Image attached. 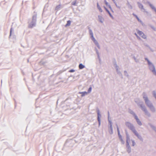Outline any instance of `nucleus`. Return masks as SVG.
<instances>
[{
  "instance_id": "30",
  "label": "nucleus",
  "mask_w": 156,
  "mask_h": 156,
  "mask_svg": "<svg viewBox=\"0 0 156 156\" xmlns=\"http://www.w3.org/2000/svg\"><path fill=\"white\" fill-rule=\"evenodd\" d=\"M116 71L118 74L120 76H122V74L119 70V69H118V70H116Z\"/></svg>"
},
{
  "instance_id": "28",
  "label": "nucleus",
  "mask_w": 156,
  "mask_h": 156,
  "mask_svg": "<svg viewBox=\"0 0 156 156\" xmlns=\"http://www.w3.org/2000/svg\"><path fill=\"white\" fill-rule=\"evenodd\" d=\"M137 124L139 125V126H141L142 125V123L140 121L139 119H138V120H137L136 121Z\"/></svg>"
},
{
  "instance_id": "59",
  "label": "nucleus",
  "mask_w": 156,
  "mask_h": 156,
  "mask_svg": "<svg viewBox=\"0 0 156 156\" xmlns=\"http://www.w3.org/2000/svg\"><path fill=\"white\" fill-rule=\"evenodd\" d=\"M113 2L115 4V5H116V4H117V3H116V2H115H115L114 1V2Z\"/></svg>"
},
{
  "instance_id": "31",
  "label": "nucleus",
  "mask_w": 156,
  "mask_h": 156,
  "mask_svg": "<svg viewBox=\"0 0 156 156\" xmlns=\"http://www.w3.org/2000/svg\"><path fill=\"white\" fill-rule=\"evenodd\" d=\"M116 71L118 74L120 76H122V74L119 70V69H118V70H116Z\"/></svg>"
},
{
  "instance_id": "22",
  "label": "nucleus",
  "mask_w": 156,
  "mask_h": 156,
  "mask_svg": "<svg viewBox=\"0 0 156 156\" xmlns=\"http://www.w3.org/2000/svg\"><path fill=\"white\" fill-rule=\"evenodd\" d=\"M104 2L106 4V5L108 6L109 8H110L111 9H112L111 7V5H110L108 4V3L106 1V0H104Z\"/></svg>"
},
{
  "instance_id": "62",
  "label": "nucleus",
  "mask_w": 156,
  "mask_h": 156,
  "mask_svg": "<svg viewBox=\"0 0 156 156\" xmlns=\"http://www.w3.org/2000/svg\"><path fill=\"white\" fill-rule=\"evenodd\" d=\"M112 1H113V2H115V0H112Z\"/></svg>"
},
{
  "instance_id": "16",
  "label": "nucleus",
  "mask_w": 156,
  "mask_h": 156,
  "mask_svg": "<svg viewBox=\"0 0 156 156\" xmlns=\"http://www.w3.org/2000/svg\"><path fill=\"white\" fill-rule=\"evenodd\" d=\"M126 144H127V143H129V141L130 140L129 136L127 132L126 133Z\"/></svg>"
},
{
  "instance_id": "21",
  "label": "nucleus",
  "mask_w": 156,
  "mask_h": 156,
  "mask_svg": "<svg viewBox=\"0 0 156 156\" xmlns=\"http://www.w3.org/2000/svg\"><path fill=\"white\" fill-rule=\"evenodd\" d=\"M97 7L98 9L100 12H102V10L101 9V8L99 6L98 3V2L97 3Z\"/></svg>"
},
{
  "instance_id": "24",
  "label": "nucleus",
  "mask_w": 156,
  "mask_h": 156,
  "mask_svg": "<svg viewBox=\"0 0 156 156\" xmlns=\"http://www.w3.org/2000/svg\"><path fill=\"white\" fill-rule=\"evenodd\" d=\"M87 93L86 91L83 92H80L79 93L80 94H82V95H81L82 97L84 96L85 95L87 94Z\"/></svg>"
},
{
  "instance_id": "1",
  "label": "nucleus",
  "mask_w": 156,
  "mask_h": 156,
  "mask_svg": "<svg viewBox=\"0 0 156 156\" xmlns=\"http://www.w3.org/2000/svg\"><path fill=\"white\" fill-rule=\"evenodd\" d=\"M143 98L145 101L146 105L148 107L151 111L152 112H155L156 109L152 103L149 99L147 96L145 92H143L142 94Z\"/></svg>"
},
{
  "instance_id": "39",
  "label": "nucleus",
  "mask_w": 156,
  "mask_h": 156,
  "mask_svg": "<svg viewBox=\"0 0 156 156\" xmlns=\"http://www.w3.org/2000/svg\"><path fill=\"white\" fill-rule=\"evenodd\" d=\"M133 116H134V118L136 119V121L137 120L139 119L138 118L137 116L136 115V114L135 115H134Z\"/></svg>"
},
{
  "instance_id": "56",
  "label": "nucleus",
  "mask_w": 156,
  "mask_h": 156,
  "mask_svg": "<svg viewBox=\"0 0 156 156\" xmlns=\"http://www.w3.org/2000/svg\"><path fill=\"white\" fill-rule=\"evenodd\" d=\"M115 5L117 7V8H118L119 9L120 8V7L119 6H118V5H117V4H116V5Z\"/></svg>"
},
{
  "instance_id": "55",
  "label": "nucleus",
  "mask_w": 156,
  "mask_h": 156,
  "mask_svg": "<svg viewBox=\"0 0 156 156\" xmlns=\"http://www.w3.org/2000/svg\"><path fill=\"white\" fill-rule=\"evenodd\" d=\"M97 55H98V58L99 59H100V57L99 54H97Z\"/></svg>"
},
{
  "instance_id": "44",
  "label": "nucleus",
  "mask_w": 156,
  "mask_h": 156,
  "mask_svg": "<svg viewBox=\"0 0 156 156\" xmlns=\"http://www.w3.org/2000/svg\"><path fill=\"white\" fill-rule=\"evenodd\" d=\"M114 67L115 68L116 67H118V66H117V64L116 63H114Z\"/></svg>"
},
{
  "instance_id": "29",
  "label": "nucleus",
  "mask_w": 156,
  "mask_h": 156,
  "mask_svg": "<svg viewBox=\"0 0 156 156\" xmlns=\"http://www.w3.org/2000/svg\"><path fill=\"white\" fill-rule=\"evenodd\" d=\"M116 71L118 74L120 76H122V74L119 70V69H118V70H116Z\"/></svg>"
},
{
  "instance_id": "61",
  "label": "nucleus",
  "mask_w": 156,
  "mask_h": 156,
  "mask_svg": "<svg viewBox=\"0 0 156 156\" xmlns=\"http://www.w3.org/2000/svg\"><path fill=\"white\" fill-rule=\"evenodd\" d=\"M109 120H111L110 119V117L108 118V121L109 122Z\"/></svg>"
},
{
  "instance_id": "5",
  "label": "nucleus",
  "mask_w": 156,
  "mask_h": 156,
  "mask_svg": "<svg viewBox=\"0 0 156 156\" xmlns=\"http://www.w3.org/2000/svg\"><path fill=\"white\" fill-rule=\"evenodd\" d=\"M125 125L129 129L131 130L132 131L135 129L133 125L129 122H125Z\"/></svg>"
},
{
  "instance_id": "45",
  "label": "nucleus",
  "mask_w": 156,
  "mask_h": 156,
  "mask_svg": "<svg viewBox=\"0 0 156 156\" xmlns=\"http://www.w3.org/2000/svg\"><path fill=\"white\" fill-rule=\"evenodd\" d=\"M95 51H96L97 54H99V51H98V50H97V49L95 48Z\"/></svg>"
},
{
  "instance_id": "14",
  "label": "nucleus",
  "mask_w": 156,
  "mask_h": 156,
  "mask_svg": "<svg viewBox=\"0 0 156 156\" xmlns=\"http://www.w3.org/2000/svg\"><path fill=\"white\" fill-rule=\"evenodd\" d=\"M62 8V5L61 4H59L55 8V10L57 11H58L60 9Z\"/></svg>"
},
{
  "instance_id": "36",
  "label": "nucleus",
  "mask_w": 156,
  "mask_h": 156,
  "mask_svg": "<svg viewBox=\"0 0 156 156\" xmlns=\"http://www.w3.org/2000/svg\"><path fill=\"white\" fill-rule=\"evenodd\" d=\"M109 122L110 125L109 127L112 126V123L111 120H109Z\"/></svg>"
},
{
  "instance_id": "35",
  "label": "nucleus",
  "mask_w": 156,
  "mask_h": 156,
  "mask_svg": "<svg viewBox=\"0 0 156 156\" xmlns=\"http://www.w3.org/2000/svg\"><path fill=\"white\" fill-rule=\"evenodd\" d=\"M153 95L156 99V92L155 91H153Z\"/></svg>"
},
{
  "instance_id": "20",
  "label": "nucleus",
  "mask_w": 156,
  "mask_h": 156,
  "mask_svg": "<svg viewBox=\"0 0 156 156\" xmlns=\"http://www.w3.org/2000/svg\"><path fill=\"white\" fill-rule=\"evenodd\" d=\"M133 15L136 17V19L139 22H140L141 23H142V21H141V20L139 19V18L138 17L137 15H136L134 13H133Z\"/></svg>"
},
{
  "instance_id": "18",
  "label": "nucleus",
  "mask_w": 156,
  "mask_h": 156,
  "mask_svg": "<svg viewBox=\"0 0 156 156\" xmlns=\"http://www.w3.org/2000/svg\"><path fill=\"white\" fill-rule=\"evenodd\" d=\"M105 9L107 11V12H108V13L109 14L110 16L112 19H113V16L112 15L111 13L109 12V11L105 7H104Z\"/></svg>"
},
{
  "instance_id": "2",
  "label": "nucleus",
  "mask_w": 156,
  "mask_h": 156,
  "mask_svg": "<svg viewBox=\"0 0 156 156\" xmlns=\"http://www.w3.org/2000/svg\"><path fill=\"white\" fill-rule=\"evenodd\" d=\"M135 102L137 103V105L140 106L141 110L144 112L145 115L149 117L151 116L150 113L148 111L145 105L141 103V102H138L137 100H135Z\"/></svg>"
},
{
  "instance_id": "43",
  "label": "nucleus",
  "mask_w": 156,
  "mask_h": 156,
  "mask_svg": "<svg viewBox=\"0 0 156 156\" xmlns=\"http://www.w3.org/2000/svg\"><path fill=\"white\" fill-rule=\"evenodd\" d=\"M75 71V70L74 69H72L69 71V72L70 73L74 72Z\"/></svg>"
},
{
  "instance_id": "50",
  "label": "nucleus",
  "mask_w": 156,
  "mask_h": 156,
  "mask_svg": "<svg viewBox=\"0 0 156 156\" xmlns=\"http://www.w3.org/2000/svg\"><path fill=\"white\" fill-rule=\"evenodd\" d=\"M92 40L93 41V42H94V41H96V39H95V38L94 37L92 38Z\"/></svg>"
},
{
  "instance_id": "26",
  "label": "nucleus",
  "mask_w": 156,
  "mask_h": 156,
  "mask_svg": "<svg viewBox=\"0 0 156 156\" xmlns=\"http://www.w3.org/2000/svg\"><path fill=\"white\" fill-rule=\"evenodd\" d=\"M116 126H117V132H118V136H120L121 135L120 134L119 128L117 124H116Z\"/></svg>"
},
{
  "instance_id": "60",
  "label": "nucleus",
  "mask_w": 156,
  "mask_h": 156,
  "mask_svg": "<svg viewBox=\"0 0 156 156\" xmlns=\"http://www.w3.org/2000/svg\"><path fill=\"white\" fill-rule=\"evenodd\" d=\"M150 49V50L151 51H153L152 50V49L150 47V48H149Z\"/></svg>"
},
{
  "instance_id": "32",
  "label": "nucleus",
  "mask_w": 156,
  "mask_h": 156,
  "mask_svg": "<svg viewBox=\"0 0 156 156\" xmlns=\"http://www.w3.org/2000/svg\"><path fill=\"white\" fill-rule=\"evenodd\" d=\"M71 21L70 20H68L67 21V23L66 25V26H69L70 25Z\"/></svg>"
},
{
  "instance_id": "52",
  "label": "nucleus",
  "mask_w": 156,
  "mask_h": 156,
  "mask_svg": "<svg viewBox=\"0 0 156 156\" xmlns=\"http://www.w3.org/2000/svg\"><path fill=\"white\" fill-rule=\"evenodd\" d=\"M12 28H11V29H10V36H11V32H12Z\"/></svg>"
},
{
  "instance_id": "51",
  "label": "nucleus",
  "mask_w": 156,
  "mask_h": 156,
  "mask_svg": "<svg viewBox=\"0 0 156 156\" xmlns=\"http://www.w3.org/2000/svg\"><path fill=\"white\" fill-rule=\"evenodd\" d=\"M119 139H120V140L121 139H122V136H121V135L119 136Z\"/></svg>"
},
{
  "instance_id": "10",
  "label": "nucleus",
  "mask_w": 156,
  "mask_h": 156,
  "mask_svg": "<svg viewBox=\"0 0 156 156\" xmlns=\"http://www.w3.org/2000/svg\"><path fill=\"white\" fill-rule=\"evenodd\" d=\"M97 112L98 114V122L99 126H100L101 125V120L100 118L101 117V115L100 113V111L98 109H97Z\"/></svg>"
},
{
  "instance_id": "34",
  "label": "nucleus",
  "mask_w": 156,
  "mask_h": 156,
  "mask_svg": "<svg viewBox=\"0 0 156 156\" xmlns=\"http://www.w3.org/2000/svg\"><path fill=\"white\" fill-rule=\"evenodd\" d=\"M76 0L73 1L71 3L72 5H76Z\"/></svg>"
},
{
  "instance_id": "23",
  "label": "nucleus",
  "mask_w": 156,
  "mask_h": 156,
  "mask_svg": "<svg viewBox=\"0 0 156 156\" xmlns=\"http://www.w3.org/2000/svg\"><path fill=\"white\" fill-rule=\"evenodd\" d=\"M150 127L152 129L156 132V127L151 124H150Z\"/></svg>"
},
{
  "instance_id": "12",
  "label": "nucleus",
  "mask_w": 156,
  "mask_h": 156,
  "mask_svg": "<svg viewBox=\"0 0 156 156\" xmlns=\"http://www.w3.org/2000/svg\"><path fill=\"white\" fill-rule=\"evenodd\" d=\"M137 3L139 8L141 9V10H143V12H144L145 11V9L144 8V7L143 5L139 2H137Z\"/></svg>"
},
{
  "instance_id": "17",
  "label": "nucleus",
  "mask_w": 156,
  "mask_h": 156,
  "mask_svg": "<svg viewBox=\"0 0 156 156\" xmlns=\"http://www.w3.org/2000/svg\"><path fill=\"white\" fill-rule=\"evenodd\" d=\"M109 131L110 134H112L113 133V130L112 127H109Z\"/></svg>"
},
{
  "instance_id": "54",
  "label": "nucleus",
  "mask_w": 156,
  "mask_h": 156,
  "mask_svg": "<svg viewBox=\"0 0 156 156\" xmlns=\"http://www.w3.org/2000/svg\"><path fill=\"white\" fill-rule=\"evenodd\" d=\"M115 69H116V70H118V69H119V66H118L117 67L115 68Z\"/></svg>"
},
{
  "instance_id": "19",
  "label": "nucleus",
  "mask_w": 156,
  "mask_h": 156,
  "mask_svg": "<svg viewBox=\"0 0 156 156\" xmlns=\"http://www.w3.org/2000/svg\"><path fill=\"white\" fill-rule=\"evenodd\" d=\"M79 67L80 69H82L85 68V66L82 63H80L79 65Z\"/></svg>"
},
{
  "instance_id": "57",
  "label": "nucleus",
  "mask_w": 156,
  "mask_h": 156,
  "mask_svg": "<svg viewBox=\"0 0 156 156\" xmlns=\"http://www.w3.org/2000/svg\"><path fill=\"white\" fill-rule=\"evenodd\" d=\"M108 118H109L110 117L109 113V112H108Z\"/></svg>"
},
{
  "instance_id": "9",
  "label": "nucleus",
  "mask_w": 156,
  "mask_h": 156,
  "mask_svg": "<svg viewBox=\"0 0 156 156\" xmlns=\"http://www.w3.org/2000/svg\"><path fill=\"white\" fill-rule=\"evenodd\" d=\"M137 33L142 38L145 39L147 38V36L144 34L141 31L139 30L138 29H136Z\"/></svg>"
},
{
  "instance_id": "41",
  "label": "nucleus",
  "mask_w": 156,
  "mask_h": 156,
  "mask_svg": "<svg viewBox=\"0 0 156 156\" xmlns=\"http://www.w3.org/2000/svg\"><path fill=\"white\" fill-rule=\"evenodd\" d=\"M150 27H151V28L152 29L154 30H156V29L152 25H150Z\"/></svg>"
},
{
  "instance_id": "49",
  "label": "nucleus",
  "mask_w": 156,
  "mask_h": 156,
  "mask_svg": "<svg viewBox=\"0 0 156 156\" xmlns=\"http://www.w3.org/2000/svg\"><path fill=\"white\" fill-rule=\"evenodd\" d=\"M145 45L146 47H148L149 48H150V47L149 46V45H148V44H145Z\"/></svg>"
},
{
  "instance_id": "3",
  "label": "nucleus",
  "mask_w": 156,
  "mask_h": 156,
  "mask_svg": "<svg viewBox=\"0 0 156 156\" xmlns=\"http://www.w3.org/2000/svg\"><path fill=\"white\" fill-rule=\"evenodd\" d=\"M145 59L147 61L148 66V68L151 72L155 76H156V70L154 65L152 62L147 58H145Z\"/></svg>"
},
{
  "instance_id": "25",
  "label": "nucleus",
  "mask_w": 156,
  "mask_h": 156,
  "mask_svg": "<svg viewBox=\"0 0 156 156\" xmlns=\"http://www.w3.org/2000/svg\"><path fill=\"white\" fill-rule=\"evenodd\" d=\"M129 112L130 114L132 115L133 116L135 114V113L131 109L129 110Z\"/></svg>"
},
{
  "instance_id": "7",
  "label": "nucleus",
  "mask_w": 156,
  "mask_h": 156,
  "mask_svg": "<svg viewBox=\"0 0 156 156\" xmlns=\"http://www.w3.org/2000/svg\"><path fill=\"white\" fill-rule=\"evenodd\" d=\"M132 132L133 133L135 134V136H136L141 141H143V139L141 136L138 133V132L135 129L134 130H133Z\"/></svg>"
},
{
  "instance_id": "6",
  "label": "nucleus",
  "mask_w": 156,
  "mask_h": 156,
  "mask_svg": "<svg viewBox=\"0 0 156 156\" xmlns=\"http://www.w3.org/2000/svg\"><path fill=\"white\" fill-rule=\"evenodd\" d=\"M132 132L133 133L135 134V136H136L141 141H143V139L141 136L138 133V132L135 129L134 130H133Z\"/></svg>"
},
{
  "instance_id": "42",
  "label": "nucleus",
  "mask_w": 156,
  "mask_h": 156,
  "mask_svg": "<svg viewBox=\"0 0 156 156\" xmlns=\"http://www.w3.org/2000/svg\"><path fill=\"white\" fill-rule=\"evenodd\" d=\"M132 146H133L135 144V141L133 140H132Z\"/></svg>"
},
{
  "instance_id": "47",
  "label": "nucleus",
  "mask_w": 156,
  "mask_h": 156,
  "mask_svg": "<svg viewBox=\"0 0 156 156\" xmlns=\"http://www.w3.org/2000/svg\"><path fill=\"white\" fill-rule=\"evenodd\" d=\"M95 45L97 46V47H98V48L99 49L100 48V45H99L98 43V44H96Z\"/></svg>"
},
{
  "instance_id": "58",
  "label": "nucleus",
  "mask_w": 156,
  "mask_h": 156,
  "mask_svg": "<svg viewBox=\"0 0 156 156\" xmlns=\"http://www.w3.org/2000/svg\"><path fill=\"white\" fill-rule=\"evenodd\" d=\"M90 36H91V38H92H92H93L94 37V36H93V35H90Z\"/></svg>"
},
{
  "instance_id": "15",
  "label": "nucleus",
  "mask_w": 156,
  "mask_h": 156,
  "mask_svg": "<svg viewBox=\"0 0 156 156\" xmlns=\"http://www.w3.org/2000/svg\"><path fill=\"white\" fill-rule=\"evenodd\" d=\"M147 3L149 5L150 7L153 10H154L156 12V8L152 4H151L149 2H147Z\"/></svg>"
},
{
  "instance_id": "38",
  "label": "nucleus",
  "mask_w": 156,
  "mask_h": 156,
  "mask_svg": "<svg viewBox=\"0 0 156 156\" xmlns=\"http://www.w3.org/2000/svg\"><path fill=\"white\" fill-rule=\"evenodd\" d=\"M133 58L134 59L135 61L136 62H139V60H138L137 59H136V58H135V56H133Z\"/></svg>"
},
{
  "instance_id": "27",
  "label": "nucleus",
  "mask_w": 156,
  "mask_h": 156,
  "mask_svg": "<svg viewBox=\"0 0 156 156\" xmlns=\"http://www.w3.org/2000/svg\"><path fill=\"white\" fill-rule=\"evenodd\" d=\"M88 29H89V33L90 35L93 34V32L92 31V30H91L90 28V27H88Z\"/></svg>"
},
{
  "instance_id": "37",
  "label": "nucleus",
  "mask_w": 156,
  "mask_h": 156,
  "mask_svg": "<svg viewBox=\"0 0 156 156\" xmlns=\"http://www.w3.org/2000/svg\"><path fill=\"white\" fill-rule=\"evenodd\" d=\"M134 34L136 36V37L138 39H139V40L141 39L137 35V34L136 33H135Z\"/></svg>"
},
{
  "instance_id": "46",
  "label": "nucleus",
  "mask_w": 156,
  "mask_h": 156,
  "mask_svg": "<svg viewBox=\"0 0 156 156\" xmlns=\"http://www.w3.org/2000/svg\"><path fill=\"white\" fill-rule=\"evenodd\" d=\"M120 140L122 142V144H124L125 143V142L122 139H121Z\"/></svg>"
},
{
  "instance_id": "13",
  "label": "nucleus",
  "mask_w": 156,
  "mask_h": 156,
  "mask_svg": "<svg viewBox=\"0 0 156 156\" xmlns=\"http://www.w3.org/2000/svg\"><path fill=\"white\" fill-rule=\"evenodd\" d=\"M99 21L101 23H103L104 19V18L101 16H98Z\"/></svg>"
},
{
  "instance_id": "4",
  "label": "nucleus",
  "mask_w": 156,
  "mask_h": 156,
  "mask_svg": "<svg viewBox=\"0 0 156 156\" xmlns=\"http://www.w3.org/2000/svg\"><path fill=\"white\" fill-rule=\"evenodd\" d=\"M37 14H34L32 16V19L30 20L28 22V27L29 28H32L35 26L36 25L37 21Z\"/></svg>"
},
{
  "instance_id": "33",
  "label": "nucleus",
  "mask_w": 156,
  "mask_h": 156,
  "mask_svg": "<svg viewBox=\"0 0 156 156\" xmlns=\"http://www.w3.org/2000/svg\"><path fill=\"white\" fill-rule=\"evenodd\" d=\"M124 75L125 76H126L127 77H129V74L126 71H124Z\"/></svg>"
},
{
  "instance_id": "48",
  "label": "nucleus",
  "mask_w": 156,
  "mask_h": 156,
  "mask_svg": "<svg viewBox=\"0 0 156 156\" xmlns=\"http://www.w3.org/2000/svg\"><path fill=\"white\" fill-rule=\"evenodd\" d=\"M94 42L95 44H96L98 43V42L96 40Z\"/></svg>"
},
{
  "instance_id": "53",
  "label": "nucleus",
  "mask_w": 156,
  "mask_h": 156,
  "mask_svg": "<svg viewBox=\"0 0 156 156\" xmlns=\"http://www.w3.org/2000/svg\"><path fill=\"white\" fill-rule=\"evenodd\" d=\"M129 7L131 9H132V6L131 5H129Z\"/></svg>"
},
{
  "instance_id": "40",
  "label": "nucleus",
  "mask_w": 156,
  "mask_h": 156,
  "mask_svg": "<svg viewBox=\"0 0 156 156\" xmlns=\"http://www.w3.org/2000/svg\"><path fill=\"white\" fill-rule=\"evenodd\" d=\"M91 90H92V88L91 87H89L88 90V91H87L88 93H89L90 92H91Z\"/></svg>"
},
{
  "instance_id": "8",
  "label": "nucleus",
  "mask_w": 156,
  "mask_h": 156,
  "mask_svg": "<svg viewBox=\"0 0 156 156\" xmlns=\"http://www.w3.org/2000/svg\"><path fill=\"white\" fill-rule=\"evenodd\" d=\"M132 132L133 133L135 134V136H136L141 141H143V139L141 136L138 133V132L135 129L134 130H133Z\"/></svg>"
},
{
  "instance_id": "11",
  "label": "nucleus",
  "mask_w": 156,
  "mask_h": 156,
  "mask_svg": "<svg viewBox=\"0 0 156 156\" xmlns=\"http://www.w3.org/2000/svg\"><path fill=\"white\" fill-rule=\"evenodd\" d=\"M126 151L128 153H129L131 152V148L129 145V143H127L126 144Z\"/></svg>"
}]
</instances>
